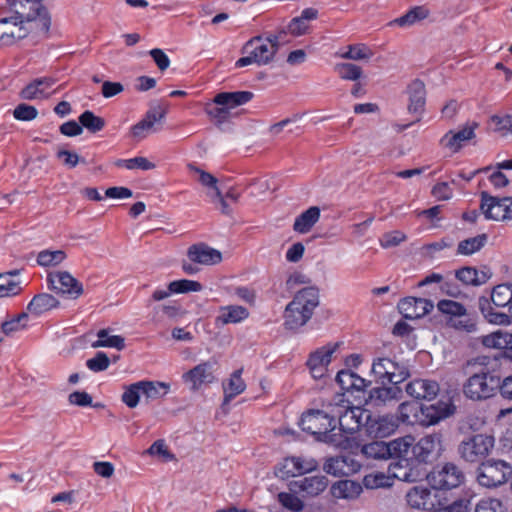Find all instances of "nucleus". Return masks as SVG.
<instances>
[{
    "label": "nucleus",
    "instance_id": "f257e3e1",
    "mask_svg": "<svg viewBox=\"0 0 512 512\" xmlns=\"http://www.w3.org/2000/svg\"><path fill=\"white\" fill-rule=\"evenodd\" d=\"M334 411V397L322 399L321 405L316 409H309L300 418L299 425L304 432L311 434L316 441L332 445L342 450L352 447L353 439L336 432Z\"/></svg>",
    "mask_w": 512,
    "mask_h": 512
},
{
    "label": "nucleus",
    "instance_id": "f03ea898",
    "mask_svg": "<svg viewBox=\"0 0 512 512\" xmlns=\"http://www.w3.org/2000/svg\"><path fill=\"white\" fill-rule=\"evenodd\" d=\"M478 306L484 318L490 323L506 325L512 317V284L504 283L495 286L490 298L481 296Z\"/></svg>",
    "mask_w": 512,
    "mask_h": 512
},
{
    "label": "nucleus",
    "instance_id": "7ed1b4c3",
    "mask_svg": "<svg viewBox=\"0 0 512 512\" xmlns=\"http://www.w3.org/2000/svg\"><path fill=\"white\" fill-rule=\"evenodd\" d=\"M319 290L310 286L298 291L284 311V325L287 329L295 330L305 325L318 307Z\"/></svg>",
    "mask_w": 512,
    "mask_h": 512
},
{
    "label": "nucleus",
    "instance_id": "20e7f679",
    "mask_svg": "<svg viewBox=\"0 0 512 512\" xmlns=\"http://www.w3.org/2000/svg\"><path fill=\"white\" fill-rule=\"evenodd\" d=\"M500 386V377L488 370L471 375L463 384L464 395L473 401L492 398Z\"/></svg>",
    "mask_w": 512,
    "mask_h": 512
},
{
    "label": "nucleus",
    "instance_id": "39448f33",
    "mask_svg": "<svg viewBox=\"0 0 512 512\" xmlns=\"http://www.w3.org/2000/svg\"><path fill=\"white\" fill-rule=\"evenodd\" d=\"M277 51L275 44L264 41L260 35L255 36L241 48V53L245 56L236 61L235 67L242 68L253 63L258 66L267 65L273 60Z\"/></svg>",
    "mask_w": 512,
    "mask_h": 512
},
{
    "label": "nucleus",
    "instance_id": "423d86ee",
    "mask_svg": "<svg viewBox=\"0 0 512 512\" xmlns=\"http://www.w3.org/2000/svg\"><path fill=\"white\" fill-rule=\"evenodd\" d=\"M512 476V466L504 460L483 461L477 468V482L485 488H497L504 485Z\"/></svg>",
    "mask_w": 512,
    "mask_h": 512
},
{
    "label": "nucleus",
    "instance_id": "0eeeda50",
    "mask_svg": "<svg viewBox=\"0 0 512 512\" xmlns=\"http://www.w3.org/2000/svg\"><path fill=\"white\" fill-rule=\"evenodd\" d=\"M494 437L487 434H475L464 438L458 445V454L468 463H481L489 456L494 447Z\"/></svg>",
    "mask_w": 512,
    "mask_h": 512
},
{
    "label": "nucleus",
    "instance_id": "6e6552de",
    "mask_svg": "<svg viewBox=\"0 0 512 512\" xmlns=\"http://www.w3.org/2000/svg\"><path fill=\"white\" fill-rule=\"evenodd\" d=\"M334 411H337L335 416L336 432L348 436L357 432L364 424L363 415L365 412L356 407H350L349 403L345 401L342 396H334Z\"/></svg>",
    "mask_w": 512,
    "mask_h": 512
},
{
    "label": "nucleus",
    "instance_id": "1a4fd4ad",
    "mask_svg": "<svg viewBox=\"0 0 512 512\" xmlns=\"http://www.w3.org/2000/svg\"><path fill=\"white\" fill-rule=\"evenodd\" d=\"M425 477L434 490H449L460 486L465 475L463 471L452 462L437 464Z\"/></svg>",
    "mask_w": 512,
    "mask_h": 512
},
{
    "label": "nucleus",
    "instance_id": "9d476101",
    "mask_svg": "<svg viewBox=\"0 0 512 512\" xmlns=\"http://www.w3.org/2000/svg\"><path fill=\"white\" fill-rule=\"evenodd\" d=\"M13 17L21 21V25L30 24L37 16H40L41 29L50 30L51 15L47 8L37 0H13L11 3Z\"/></svg>",
    "mask_w": 512,
    "mask_h": 512
},
{
    "label": "nucleus",
    "instance_id": "9b49d317",
    "mask_svg": "<svg viewBox=\"0 0 512 512\" xmlns=\"http://www.w3.org/2000/svg\"><path fill=\"white\" fill-rule=\"evenodd\" d=\"M371 371L382 384L400 385L410 377V370L407 364L388 357L375 359Z\"/></svg>",
    "mask_w": 512,
    "mask_h": 512
},
{
    "label": "nucleus",
    "instance_id": "f8f14e48",
    "mask_svg": "<svg viewBox=\"0 0 512 512\" xmlns=\"http://www.w3.org/2000/svg\"><path fill=\"white\" fill-rule=\"evenodd\" d=\"M443 450V434L441 432L427 434L412 446L413 458L422 467L423 464L436 461Z\"/></svg>",
    "mask_w": 512,
    "mask_h": 512
},
{
    "label": "nucleus",
    "instance_id": "ddd939ff",
    "mask_svg": "<svg viewBox=\"0 0 512 512\" xmlns=\"http://www.w3.org/2000/svg\"><path fill=\"white\" fill-rule=\"evenodd\" d=\"M388 473L394 479L404 482H417L426 475V470L414 458L400 457L389 464Z\"/></svg>",
    "mask_w": 512,
    "mask_h": 512
},
{
    "label": "nucleus",
    "instance_id": "4468645a",
    "mask_svg": "<svg viewBox=\"0 0 512 512\" xmlns=\"http://www.w3.org/2000/svg\"><path fill=\"white\" fill-rule=\"evenodd\" d=\"M46 280L50 290L72 299H77L84 292L82 283L67 271L50 272Z\"/></svg>",
    "mask_w": 512,
    "mask_h": 512
},
{
    "label": "nucleus",
    "instance_id": "2eb2a0df",
    "mask_svg": "<svg viewBox=\"0 0 512 512\" xmlns=\"http://www.w3.org/2000/svg\"><path fill=\"white\" fill-rule=\"evenodd\" d=\"M481 210L488 219L504 220L510 218L512 212V197L497 198L481 193Z\"/></svg>",
    "mask_w": 512,
    "mask_h": 512
},
{
    "label": "nucleus",
    "instance_id": "dca6fc26",
    "mask_svg": "<svg viewBox=\"0 0 512 512\" xmlns=\"http://www.w3.org/2000/svg\"><path fill=\"white\" fill-rule=\"evenodd\" d=\"M339 347V343H328L311 352L306 365L314 379H321L327 372L332 355Z\"/></svg>",
    "mask_w": 512,
    "mask_h": 512
},
{
    "label": "nucleus",
    "instance_id": "f3484780",
    "mask_svg": "<svg viewBox=\"0 0 512 512\" xmlns=\"http://www.w3.org/2000/svg\"><path fill=\"white\" fill-rule=\"evenodd\" d=\"M30 34V28L21 25L12 15L0 18V47L11 46Z\"/></svg>",
    "mask_w": 512,
    "mask_h": 512
},
{
    "label": "nucleus",
    "instance_id": "a211bd4d",
    "mask_svg": "<svg viewBox=\"0 0 512 512\" xmlns=\"http://www.w3.org/2000/svg\"><path fill=\"white\" fill-rule=\"evenodd\" d=\"M167 109L161 105L151 107L145 114L144 118L131 128L133 137L143 139L149 132H156L159 130L156 127L166 116Z\"/></svg>",
    "mask_w": 512,
    "mask_h": 512
},
{
    "label": "nucleus",
    "instance_id": "6ab92c4d",
    "mask_svg": "<svg viewBox=\"0 0 512 512\" xmlns=\"http://www.w3.org/2000/svg\"><path fill=\"white\" fill-rule=\"evenodd\" d=\"M360 468V463L350 455L328 458L323 465V470L335 477L349 476L358 472Z\"/></svg>",
    "mask_w": 512,
    "mask_h": 512
},
{
    "label": "nucleus",
    "instance_id": "aec40b11",
    "mask_svg": "<svg viewBox=\"0 0 512 512\" xmlns=\"http://www.w3.org/2000/svg\"><path fill=\"white\" fill-rule=\"evenodd\" d=\"M403 398V390L399 384L391 386L374 387L369 391L366 402L374 407L386 406L398 402Z\"/></svg>",
    "mask_w": 512,
    "mask_h": 512
},
{
    "label": "nucleus",
    "instance_id": "412c9836",
    "mask_svg": "<svg viewBox=\"0 0 512 512\" xmlns=\"http://www.w3.org/2000/svg\"><path fill=\"white\" fill-rule=\"evenodd\" d=\"M454 412V406L447 401H438L431 405H421L420 425L431 426L449 417Z\"/></svg>",
    "mask_w": 512,
    "mask_h": 512
},
{
    "label": "nucleus",
    "instance_id": "4be33fe9",
    "mask_svg": "<svg viewBox=\"0 0 512 512\" xmlns=\"http://www.w3.org/2000/svg\"><path fill=\"white\" fill-rule=\"evenodd\" d=\"M434 308L433 302L416 297H406L398 303V310L405 319H419Z\"/></svg>",
    "mask_w": 512,
    "mask_h": 512
},
{
    "label": "nucleus",
    "instance_id": "5701e85b",
    "mask_svg": "<svg viewBox=\"0 0 512 512\" xmlns=\"http://www.w3.org/2000/svg\"><path fill=\"white\" fill-rule=\"evenodd\" d=\"M440 387L435 380L417 378L405 386L406 393L416 400H433L439 393Z\"/></svg>",
    "mask_w": 512,
    "mask_h": 512
},
{
    "label": "nucleus",
    "instance_id": "b1692460",
    "mask_svg": "<svg viewBox=\"0 0 512 512\" xmlns=\"http://www.w3.org/2000/svg\"><path fill=\"white\" fill-rule=\"evenodd\" d=\"M366 431L375 438H384L392 435L398 428V419L394 415H383L376 419L366 416Z\"/></svg>",
    "mask_w": 512,
    "mask_h": 512
},
{
    "label": "nucleus",
    "instance_id": "393cba45",
    "mask_svg": "<svg viewBox=\"0 0 512 512\" xmlns=\"http://www.w3.org/2000/svg\"><path fill=\"white\" fill-rule=\"evenodd\" d=\"M214 366L215 362L213 361L202 362L184 373L182 378L185 383H191L193 390H197L201 385L214 381Z\"/></svg>",
    "mask_w": 512,
    "mask_h": 512
},
{
    "label": "nucleus",
    "instance_id": "a878e982",
    "mask_svg": "<svg viewBox=\"0 0 512 512\" xmlns=\"http://www.w3.org/2000/svg\"><path fill=\"white\" fill-rule=\"evenodd\" d=\"M187 256L191 262L202 265H214L222 260L220 251L209 247L205 243L191 245L187 250Z\"/></svg>",
    "mask_w": 512,
    "mask_h": 512
},
{
    "label": "nucleus",
    "instance_id": "bb28decb",
    "mask_svg": "<svg viewBox=\"0 0 512 512\" xmlns=\"http://www.w3.org/2000/svg\"><path fill=\"white\" fill-rule=\"evenodd\" d=\"M406 92L409 96L408 111L416 114V121H419L426 103L425 84L421 80L415 79L407 86Z\"/></svg>",
    "mask_w": 512,
    "mask_h": 512
},
{
    "label": "nucleus",
    "instance_id": "cd10ccee",
    "mask_svg": "<svg viewBox=\"0 0 512 512\" xmlns=\"http://www.w3.org/2000/svg\"><path fill=\"white\" fill-rule=\"evenodd\" d=\"M492 276V271L487 266L480 269L465 266L455 272V277L464 285L480 286L485 284Z\"/></svg>",
    "mask_w": 512,
    "mask_h": 512
},
{
    "label": "nucleus",
    "instance_id": "c85d7f7f",
    "mask_svg": "<svg viewBox=\"0 0 512 512\" xmlns=\"http://www.w3.org/2000/svg\"><path fill=\"white\" fill-rule=\"evenodd\" d=\"M477 127L478 123L470 122L457 132L449 131L442 137L441 144L457 152L462 147L463 142L474 138V131Z\"/></svg>",
    "mask_w": 512,
    "mask_h": 512
},
{
    "label": "nucleus",
    "instance_id": "c756f323",
    "mask_svg": "<svg viewBox=\"0 0 512 512\" xmlns=\"http://www.w3.org/2000/svg\"><path fill=\"white\" fill-rule=\"evenodd\" d=\"M406 500L409 506L415 509L433 512L436 509V505L432 499V492L426 487L415 486L411 488L406 495Z\"/></svg>",
    "mask_w": 512,
    "mask_h": 512
},
{
    "label": "nucleus",
    "instance_id": "7c9ffc66",
    "mask_svg": "<svg viewBox=\"0 0 512 512\" xmlns=\"http://www.w3.org/2000/svg\"><path fill=\"white\" fill-rule=\"evenodd\" d=\"M249 317L247 308L239 305H228L220 307L215 322L217 325L236 324Z\"/></svg>",
    "mask_w": 512,
    "mask_h": 512
},
{
    "label": "nucleus",
    "instance_id": "2f4dec72",
    "mask_svg": "<svg viewBox=\"0 0 512 512\" xmlns=\"http://www.w3.org/2000/svg\"><path fill=\"white\" fill-rule=\"evenodd\" d=\"M252 98L253 93L250 91L221 92L214 97L213 103L229 110L249 102Z\"/></svg>",
    "mask_w": 512,
    "mask_h": 512
},
{
    "label": "nucleus",
    "instance_id": "473e14b6",
    "mask_svg": "<svg viewBox=\"0 0 512 512\" xmlns=\"http://www.w3.org/2000/svg\"><path fill=\"white\" fill-rule=\"evenodd\" d=\"M60 302L51 294L40 293L35 295L27 305V311L33 315L39 316L54 308H57Z\"/></svg>",
    "mask_w": 512,
    "mask_h": 512
},
{
    "label": "nucleus",
    "instance_id": "72a5a7b5",
    "mask_svg": "<svg viewBox=\"0 0 512 512\" xmlns=\"http://www.w3.org/2000/svg\"><path fill=\"white\" fill-rule=\"evenodd\" d=\"M320 218V209L317 206H311L306 211L296 217L293 229L294 231L305 234L318 222Z\"/></svg>",
    "mask_w": 512,
    "mask_h": 512
},
{
    "label": "nucleus",
    "instance_id": "f704fd0d",
    "mask_svg": "<svg viewBox=\"0 0 512 512\" xmlns=\"http://www.w3.org/2000/svg\"><path fill=\"white\" fill-rule=\"evenodd\" d=\"M362 492V485L352 480H340L331 487V493L336 498L354 499Z\"/></svg>",
    "mask_w": 512,
    "mask_h": 512
},
{
    "label": "nucleus",
    "instance_id": "c9c22d12",
    "mask_svg": "<svg viewBox=\"0 0 512 512\" xmlns=\"http://www.w3.org/2000/svg\"><path fill=\"white\" fill-rule=\"evenodd\" d=\"M420 413L421 405L403 402L399 404L395 417L398 419V424L401 422L408 425H420Z\"/></svg>",
    "mask_w": 512,
    "mask_h": 512
},
{
    "label": "nucleus",
    "instance_id": "e433bc0d",
    "mask_svg": "<svg viewBox=\"0 0 512 512\" xmlns=\"http://www.w3.org/2000/svg\"><path fill=\"white\" fill-rule=\"evenodd\" d=\"M328 486V479L324 475L305 477L299 481V488L308 495L316 496Z\"/></svg>",
    "mask_w": 512,
    "mask_h": 512
},
{
    "label": "nucleus",
    "instance_id": "4c0bfd02",
    "mask_svg": "<svg viewBox=\"0 0 512 512\" xmlns=\"http://www.w3.org/2000/svg\"><path fill=\"white\" fill-rule=\"evenodd\" d=\"M361 453L367 459L373 460H386L390 459V450L387 446V442L384 441H372L362 446Z\"/></svg>",
    "mask_w": 512,
    "mask_h": 512
},
{
    "label": "nucleus",
    "instance_id": "58836bf2",
    "mask_svg": "<svg viewBox=\"0 0 512 512\" xmlns=\"http://www.w3.org/2000/svg\"><path fill=\"white\" fill-rule=\"evenodd\" d=\"M487 346L502 348L504 358L512 361V334L497 332L487 337Z\"/></svg>",
    "mask_w": 512,
    "mask_h": 512
},
{
    "label": "nucleus",
    "instance_id": "ea45409f",
    "mask_svg": "<svg viewBox=\"0 0 512 512\" xmlns=\"http://www.w3.org/2000/svg\"><path fill=\"white\" fill-rule=\"evenodd\" d=\"M487 235L480 234L475 237L467 238L459 242L457 247V254L460 255H472L478 252L487 242Z\"/></svg>",
    "mask_w": 512,
    "mask_h": 512
},
{
    "label": "nucleus",
    "instance_id": "a19ab883",
    "mask_svg": "<svg viewBox=\"0 0 512 512\" xmlns=\"http://www.w3.org/2000/svg\"><path fill=\"white\" fill-rule=\"evenodd\" d=\"M55 80L51 77L37 78L21 91V97L26 100H33L43 95V89L40 88L42 84H46L47 87L52 86Z\"/></svg>",
    "mask_w": 512,
    "mask_h": 512
},
{
    "label": "nucleus",
    "instance_id": "79ce46f5",
    "mask_svg": "<svg viewBox=\"0 0 512 512\" xmlns=\"http://www.w3.org/2000/svg\"><path fill=\"white\" fill-rule=\"evenodd\" d=\"M241 374L242 369H238L234 371L233 374L231 375L228 386L224 388V403L230 402L231 399L241 394L245 390L246 385L241 378Z\"/></svg>",
    "mask_w": 512,
    "mask_h": 512
},
{
    "label": "nucleus",
    "instance_id": "37998d69",
    "mask_svg": "<svg viewBox=\"0 0 512 512\" xmlns=\"http://www.w3.org/2000/svg\"><path fill=\"white\" fill-rule=\"evenodd\" d=\"M142 394L147 399H158L167 394L169 385L163 382L139 381Z\"/></svg>",
    "mask_w": 512,
    "mask_h": 512
},
{
    "label": "nucleus",
    "instance_id": "c03bdc74",
    "mask_svg": "<svg viewBox=\"0 0 512 512\" xmlns=\"http://www.w3.org/2000/svg\"><path fill=\"white\" fill-rule=\"evenodd\" d=\"M98 340L93 343V347H111L122 350L125 347L124 338L119 335H109L106 329H101L97 333Z\"/></svg>",
    "mask_w": 512,
    "mask_h": 512
},
{
    "label": "nucleus",
    "instance_id": "a18cd8bd",
    "mask_svg": "<svg viewBox=\"0 0 512 512\" xmlns=\"http://www.w3.org/2000/svg\"><path fill=\"white\" fill-rule=\"evenodd\" d=\"M412 437L397 438L387 442L390 450V458L400 459V457H407L410 448L412 449Z\"/></svg>",
    "mask_w": 512,
    "mask_h": 512
},
{
    "label": "nucleus",
    "instance_id": "49530a36",
    "mask_svg": "<svg viewBox=\"0 0 512 512\" xmlns=\"http://www.w3.org/2000/svg\"><path fill=\"white\" fill-rule=\"evenodd\" d=\"M362 484L367 489H378L391 487L393 485L392 477L383 472L371 473L363 478Z\"/></svg>",
    "mask_w": 512,
    "mask_h": 512
},
{
    "label": "nucleus",
    "instance_id": "de8ad7c7",
    "mask_svg": "<svg viewBox=\"0 0 512 512\" xmlns=\"http://www.w3.org/2000/svg\"><path fill=\"white\" fill-rule=\"evenodd\" d=\"M79 122L82 128H86L91 133L101 131L105 126V120L96 116L92 111L86 110L79 116Z\"/></svg>",
    "mask_w": 512,
    "mask_h": 512
},
{
    "label": "nucleus",
    "instance_id": "09e8293b",
    "mask_svg": "<svg viewBox=\"0 0 512 512\" xmlns=\"http://www.w3.org/2000/svg\"><path fill=\"white\" fill-rule=\"evenodd\" d=\"M428 16V10L423 6H416L409 10L403 16L395 19L392 23L397 24L398 26L405 27L411 26L415 22L425 19Z\"/></svg>",
    "mask_w": 512,
    "mask_h": 512
},
{
    "label": "nucleus",
    "instance_id": "8fccbe9b",
    "mask_svg": "<svg viewBox=\"0 0 512 512\" xmlns=\"http://www.w3.org/2000/svg\"><path fill=\"white\" fill-rule=\"evenodd\" d=\"M437 308L441 313L450 315L451 318L463 317L467 312L461 303L453 300H440Z\"/></svg>",
    "mask_w": 512,
    "mask_h": 512
},
{
    "label": "nucleus",
    "instance_id": "3c124183",
    "mask_svg": "<svg viewBox=\"0 0 512 512\" xmlns=\"http://www.w3.org/2000/svg\"><path fill=\"white\" fill-rule=\"evenodd\" d=\"M66 258L62 250L49 251L43 250L37 256V263L41 266H56Z\"/></svg>",
    "mask_w": 512,
    "mask_h": 512
},
{
    "label": "nucleus",
    "instance_id": "603ef678",
    "mask_svg": "<svg viewBox=\"0 0 512 512\" xmlns=\"http://www.w3.org/2000/svg\"><path fill=\"white\" fill-rule=\"evenodd\" d=\"M142 394L140 382H136L130 384L125 387V391L121 396V400L124 404L129 408H135L140 400V395Z\"/></svg>",
    "mask_w": 512,
    "mask_h": 512
},
{
    "label": "nucleus",
    "instance_id": "864d4df0",
    "mask_svg": "<svg viewBox=\"0 0 512 512\" xmlns=\"http://www.w3.org/2000/svg\"><path fill=\"white\" fill-rule=\"evenodd\" d=\"M373 56L371 49L365 44L349 45L347 52L341 55L344 59L363 60Z\"/></svg>",
    "mask_w": 512,
    "mask_h": 512
},
{
    "label": "nucleus",
    "instance_id": "5fc2aeb1",
    "mask_svg": "<svg viewBox=\"0 0 512 512\" xmlns=\"http://www.w3.org/2000/svg\"><path fill=\"white\" fill-rule=\"evenodd\" d=\"M21 290L18 281L8 279V274L0 273V298L18 295Z\"/></svg>",
    "mask_w": 512,
    "mask_h": 512
},
{
    "label": "nucleus",
    "instance_id": "6e6d98bb",
    "mask_svg": "<svg viewBox=\"0 0 512 512\" xmlns=\"http://www.w3.org/2000/svg\"><path fill=\"white\" fill-rule=\"evenodd\" d=\"M202 288V284L194 280L181 279L170 282V291H173V293L198 292Z\"/></svg>",
    "mask_w": 512,
    "mask_h": 512
},
{
    "label": "nucleus",
    "instance_id": "4d7b16f0",
    "mask_svg": "<svg viewBox=\"0 0 512 512\" xmlns=\"http://www.w3.org/2000/svg\"><path fill=\"white\" fill-rule=\"evenodd\" d=\"M295 463H297L296 457L285 458L276 466L275 474L282 479L297 476L298 470Z\"/></svg>",
    "mask_w": 512,
    "mask_h": 512
},
{
    "label": "nucleus",
    "instance_id": "13d9d810",
    "mask_svg": "<svg viewBox=\"0 0 512 512\" xmlns=\"http://www.w3.org/2000/svg\"><path fill=\"white\" fill-rule=\"evenodd\" d=\"M335 69L338 72L339 76L345 80L355 81L359 79L362 75L361 67L352 63L337 64Z\"/></svg>",
    "mask_w": 512,
    "mask_h": 512
},
{
    "label": "nucleus",
    "instance_id": "bf43d9fd",
    "mask_svg": "<svg viewBox=\"0 0 512 512\" xmlns=\"http://www.w3.org/2000/svg\"><path fill=\"white\" fill-rule=\"evenodd\" d=\"M278 501L280 502V504L283 507H285L293 512H299L304 507L303 501L299 497H297L296 495H294L292 493H287V492L279 493Z\"/></svg>",
    "mask_w": 512,
    "mask_h": 512
},
{
    "label": "nucleus",
    "instance_id": "052dcab7",
    "mask_svg": "<svg viewBox=\"0 0 512 512\" xmlns=\"http://www.w3.org/2000/svg\"><path fill=\"white\" fill-rule=\"evenodd\" d=\"M110 365V359L104 352H97L95 356L86 361V366L93 372L105 371Z\"/></svg>",
    "mask_w": 512,
    "mask_h": 512
},
{
    "label": "nucleus",
    "instance_id": "680f3d73",
    "mask_svg": "<svg viewBox=\"0 0 512 512\" xmlns=\"http://www.w3.org/2000/svg\"><path fill=\"white\" fill-rule=\"evenodd\" d=\"M38 115V111L34 106L21 103L17 105L13 111V116L17 120L21 121H31L35 119Z\"/></svg>",
    "mask_w": 512,
    "mask_h": 512
},
{
    "label": "nucleus",
    "instance_id": "e2e57ef3",
    "mask_svg": "<svg viewBox=\"0 0 512 512\" xmlns=\"http://www.w3.org/2000/svg\"><path fill=\"white\" fill-rule=\"evenodd\" d=\"M205 111L210 118L215 120L217 126H220L226 122L230 115L229 110L224 106L218 107L208 104L205 108Z\"/></svg>",
    "mask_w": 512,
    "mask_h": 512
},
{
    "label": "nucleus",
    "instance_id": "0e129e2a",
    "mask_svg": "<svg viewBox=\"0 0 512 512\" xmlns=\"http://www.w3.org/2000/svg\"><path fill=\"white\" fill-rule=\"evenodd\" d=\"M27 318H28L27 313L23 312V313L19 314L18 316L12 318L11 320L4 321L1 324L0 333H3L5 335H10L12 332L22 329L25 325L21 324V321L24 319H27Z\"/></svg>",
    "mask_w": 512,
    "mask_h": 512
},
{
    "label": "nucleus",
    "instance_id": "69168bd1",
    "mask_svg": "<svg viewBox=\"0 0 512 512\" xmlns=\"http://www.w3.org/2000/svg\"><path fill=\"white\" fill-rule=\"evenodd\" d=\"M449 323L457 330L472 332L476 329L475 321L467 313L463 317L450 318Z\"/></svg>",
    "mask_w": 512,
    "mask_h": 512
},
{
    "label": "nucleus",
    "instance_id": "338daca9",
    "mask_svg": "<svg viewBox=\"0 0 512 512\" xmlns=\"http://www.w3.org/2000/svg\"><path fill=\"white\" fill-rule=\"evenodd\" d=\"M434 512H468V501L458 499L446 506L439 502Z\"/></svg>",
    "mask_w": 512,
    "mask_h": 512
},
{
    "label": "nucleus",
    "instance_id": "774afa93",
    "mask_svg": "<svg viewBox=\"0 0 512 512\" xmlns=\"http://www.w3.org/2000/svg\"><path fill=\"white\" fill-rule=\"evenodd\" d=\"M491 122L494 125V129L496 131L507 133H512V116L511 115H505V116H497L494 115L491 117Z\"/></svg>",
    "mask_w": 512,
    "mask_h": 512
}]
</instances>
